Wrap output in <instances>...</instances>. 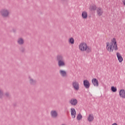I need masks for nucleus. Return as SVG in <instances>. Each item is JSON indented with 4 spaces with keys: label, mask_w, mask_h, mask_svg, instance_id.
I'll return each mask as SVG.
<instances>
[{
    "label": "nucleus",
    "mask_w": 125,
    "mask_h": 125,
    "mask_svg": "<svg viewBox=\"0 0 125 125\" xmlns=\"http://www.w3.org/2000/svg\"><path fill=\"white\" fill-rule=\"evenodd\" d=\"M3 96V92H2V90H0V98H2Z\"/></svg>",
    "instance_id": "22"
},
{
    "label": "nucleus",
    "mask_w": 125,
    "mask_h": 125,
    "mask_svg": "<svg viewBox=\"0 0 125 125\" xmlns=\"http://www.w3.org/2000/svg\"><path fill=\"white\" fill-rule=\"evenodd\" d=\"M111 89L112 92H117V87L112 86H111Z\"/></svg>",
    "instance_id": "20"
},
{
    "label": "nucleus",
    "mask_w": 125,
    "mask_h": 125,
    "mask_svg": "<svg viewBox=\"0 0 125 125\" xmlns=\"http://www.w3.org/2000/svg\"><path fill=\"white\" fill-rule=\"evenodd\" d=\"M83 119V116L81 114H79V120H82Z\"/></svg>",
    "instance_id": "23"
},
{
    "label": "nucleus",
    "mask_w": 125,
    "mask_h": 125,
    "mask_svg": "<svg viewBox=\"0 0 125 125\" xmlns=\"http://www.w3.org/2000/svg\"><path fill=\"white\" fill-rule=\"evenodd\" d=\"M69 103L71 105L76 106V105L78 104V101L76 99H72L69 101Z\"/></svg>",
    "instance_id": "12"
},
{
    "label": "nucleus",
    "mask_w": 125,
    "mask_h": 125,
    "mask_svg": "<svg viewBox=\"0 0 125 125\" xmlns=\"http://www.w3.org/2000/svg\"><path fill=\"white\" fill-rule=\"evenodd\" d=\"M116 56L120 63H122V62L124 61V58H123L122 54H121L119 52L116 53Z\"/></svg>",
    "instance_id": "8"
},
{
    "label": "nucleus",
    "mask_w": 125,
    "mask_h": 125,
    "mask_svg": "<svg viewBox=\"0 0 125 125\" xmlns=\"http://www.w3.org/2000/svg\"><path fill=\"white\" fill-rule=\"evenodd\" d=\"M0 15L4 18L8 17L9 16V10L6 8L2 9L0 11Z\"/></svg>",
    "instance_id": "3"
},
{
    "label": "nucleus",
    "mask_w": 125,
    "mask_h": 125,
    "mask_svg": "<svg viewBox=\"0 0 125 125\" xmlns=\"http://www.w3.org/2000/svg\"><path fill=\"white\" fill-rule=\"evenodd\" d=\"M77 120H79V115L77 116Z\"/></svg>",
    "instance_id": "27"
},
{
    "label": "nucleus",
    "mask_w": 125,
    "mask_h": 125,
    "mask_svg": "<svg viewBox=\"0 0 125 125\" xmlns=\"http://www.w3.org/2000/svg\"><path fill=\"white\" fill-rule=\"evenodd\" d=\"M79 49L81 51H86L87 53H89L91 51V48L87 45L85 42H82L79 45Z\"/></svg>",
    "instance_id": "2"
},
{
    "label": "nucleus",
    "mask_w": 125,
    "mask_h": 125,
    "mask_svg": "<svg viewBox=\"0 0 125 125\" xmlns=\"http://www.w3.org/2000/svg\"><path fill=\"white\" fill-rule=\"evenodd\" d=\"M96 13H97V16H98L99 17H101V16H102L103 15V9L102 8L99 7H98L96 10Z\"/></svg>",
    "instance_id": "5"
},
{
    "label": "nucleus",
    "mask_w": 125,
    "mask_h": 125,
    "mask_svg": "<svg viewBox=\"0 0 125 125\" xmlns=\"http://www.w3.org/2000/svg\"><path fill=\"white\" fill-rule=\"evenodd\" d=\"M119 95L120 98L125 99V89H121L119 91Z\"/></svg>",
    "instance_id": "6"
},
{
    "label": "nucleus",
    "mask_w": 125,
    "mask_h": 125,
    "mask_svg": "<svg viewBox=\"0 0 125 125\" xmlns=\"http://www.w3.org/2000/svg\"><path fill=\"white\" fill-rule=\"evenodd\" d=\"M82 15L83 19H87L88 15L87 11H84L82 12Z\"/></svg>",
    "instance_id": "16"
},
{
    "label": "nucleus",
    "mask_w": 125,
    "mask_h": 125,
    "mask_svg": "<svg viewBox=\"0 0 125 125\" xmlns=\"http://www.w3.org/2000/svg\"><path fill=\"white\" fill-rule=\"evenodd\" d=\"M70 112L71 114L72 118L75 119V118H76V116L77 115V112H76V110H75L74 108H71Z\"/></svg>",
    "instance_id": "10"
},
{
    "label": "nucleus",
    "mask_w": 125,
    "mask_h": 125,
    "mask_svg": "<svg viewBox=\"0 0 125 125\" xmlns=\"http://www.w3.org/2000/svg\"><path fill=\"white\" fill-rule=\"evenodd\" d=\"M106 49L108 52L117 51V50H118V43L117 42V39L113 38L111 39L110 42H106Z\"/></svg>",
    "instance_id": "1"
},
{
    "label": "nucleus",
    "mask_w": 125,
    "mask_h": 125,
    "mask_svg": "<svg viewBox=\"0 0 125 125\" xmlns=\"http://www.w3.org/2000/svg\"><path fill=\"white\" fill-rule=\"evenodd\" d=\"M29 83H31V84H34V83H36V81L33 79H32V78H31V77H29Z\"/></svg>",
    "instance_id": "21"
},
{
    "label": "nucleus",
    "mask_w": 125,
    "mask_h": 125,
    "mask_svg": "<svg viewBox=\"0 0 125 125\" xmlns=\"http://www.w3.org/2000/svg\"><path fill=\"white\" fill-rule=\"evenodd\" d=\"M72 85L75 90H79V83L74 81L72 83Z\"/></svg>",
    "instance_id": "11"
},
{
    "label": "nucleus",
    "mask_w": 125,
    "mask_h": 125,
    "mask_svg": "<svg viewBox=\"0 0 125 125\" xmlns=\"http://www.w3.org/2000/svg\"><path fill=\"white\" fill-rule=\"evenodd\" d=\"M68 43L70 44H74L75 43V40L73 38H70L68 39Z\"/></svg>",
    "instance_id": "19"
},
{
    "label": "nucleus",
    "mask_w": 125,
    "mask_h": 125,
    "mask_svg": "<svg viewBox=\"0 0 125 125\" xmlns=\"http://www.w3.org/2000/svg\"><path fill=\"white\" fill-rule=\"evenodd\" d=\"M89 9H90L91 11H95V10L97 9V6H96V5H92L90 6Z\"/></svg>",
    "instance_id": "14"
},
{
    "label": "nucleus",
    "mask_w": 125,
    "mask_h": 125,
    "mask_svg": "<svg viewBox=\"0 0 125 125\" xmlns=\"http://www.w3.org/2000/svg\"><path fill=\"white\" fill-rule=\"evenodd\" d=\"M8 95H9V94H8V93H7L5 94V96H6V97H7V96H8Z\"/></svg>",
    "instance_id": "26"
},
{
    "label": "nucleus",
    "mask_w": 125,
    "mask_h": 125,
    "mask_svg": "<svg viewBox=\"0 0 125 125\" xmlns=\"http://www.w3.org/2000/svg\"><path fill=\"white\" fill-rule=\"evenodd\" d=\"M122 2H123L124 5L125 6V0H122Z\"/></svg>",
    "instance_id": "25"
},
{
    "label": "nucleus",
    "mask_w": 125,
    "mask_h": 125,
    "mask_svg": "<svg viewBox=\"0 0 125 125\" xmlns=\"http://www.w3.org/2000/svg\"><path fill=\"white\" fill-rule=\"evenodd\" d=\"M94 120V117H93V114H89L87 117V120L89 123L92 122Z\"/></svg>",
    "instance_id": "15"
},
{
    "label": "nucleus",
    "mask_w": 125,
    "mask_h": 125,
    "mask_svg": "<svg viewBox=\"0 0 125 125\" xmlns=\"http://www.w3.org/2000/svg\"><path fill=\"white\" fill-rule=\"evenodd\" d=\"M17 42L19 44L22 45V44H24V39H23V38H20L18 39Z\"/></svg>",
    "instance_id": "17"
},
{
    "label": "nucleus",
    "mask_w": 125,
    "mask_h": 125,
    "mask_svg": "<svg viewBox=\"0 0 125 125\" xmlns=\"http://www.w3.org/2000/svg\"><path fill=\"white\" fill-rule=\"evenodd\" d=\"M92 83L94 86L98 87L99 86V82L96 78H93L92 79Z\"/></svg>",
    "instance_id": "9"
},
{
    "label": "nucleus",
    "mask_w": 125,
    "mask_h": 125,
    "mask_svg": "<svg viewBox=\"0 0 125 125\" xmlns=\"http://www.w3.org/2000/svg\"><path fill=\"white\" fill-rule=\"evenodd\" d=\"M111 125H119V124H118L117 123H113L111 124Z\"/></svg>",
    "instance_id": "24"
},
{
    "label": "nucleus",
    "mask_w": 125,
    "mask_h": 125,
    "mask_svg": "<svg viewBox=\"0 0 125 125\" xmlns=\"http://www.w3.org/2000/svg\"><path fill=\"white\" fill-rule=\"evenodd\" d=\"M60 74L62 77H66V76H67V73L65 70H60Z\"/></svg>",
    "instance_id": "18"
},
{
    "label": "nucleus",
    "mask_w": 125,
    "mask_h": 125,
    "mask_svg": "<svg viewBox=\"0 0 125 125\" xmlns=\"http://www.w3.org/2000/svg\"><path fill=\"white\" fill-rule=\"evenodd\" d=\"M57 60L58 61V65L59 67H63L65 65V62L63 61V56H58Z\"/></svg>",
    "instance_id": "4"
},
{
    "label": "nucleus",
    "mask_w": 125,
    "mask_h": 125,
    "mask_svg": "<svg viewBox=\"0 0 125 125\" xmlns=\"http://www.w3.org/2000/svg\"><path fill=\"white\" fill-rule=\"evenodd\" d=\"M51 116L52 118H56L57 116H58V114L57 113V111L56 110H52L51 111Z\"/></svg>",
    "instance_id": "13"
},
{
    "label": "nucleus",
    "mask_w": 125,
    "mask_h": 125,
    "mask_svg": "<svg viewBox=\"0 0 125 125\" xmlns=\"http://www.w3.org/2000/svg\"><path fill=\"white\" fill-rule=\"evenodd\" d=\"M83 85L85 88H86V89H88L89 87H90V83H89V81L87 80H85L83 82Z\"/></svg>",
    "instance_id": "7"
}]
</instances>
